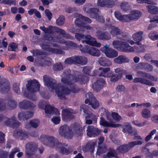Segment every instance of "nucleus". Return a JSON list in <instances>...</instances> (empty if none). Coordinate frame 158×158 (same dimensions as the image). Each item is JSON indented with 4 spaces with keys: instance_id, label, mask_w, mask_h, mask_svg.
<instances>
[{
    "instance_id": "obj_13",
    "label": "nucleus",
    "mask_w": 158,
    "mask_h": 158,
    "mask_svg": "<svg viewBox=\"0 0 158 158\" xmlns=\"http://www.w3.org/2000/svg\"><path fill=\"white\" fill-rule=\"evenodd\" d=\"M79 48L82 52L87 53L94 56H98L100 55V51L94 47L85 45L83 47L82 45H80Z\"/></svg>"
},
{
    "instance_id": "obj_8",
    "label": "nucleus",
    "mask_w": 158,
    "mask_h": 158,
    "mask_svg": "<svg viewBox=\"0 0 158 158\" xmlns=\"http://www.w3.org/2000/svg\"><path fill=\"white\" fill-rule=\"evenodd\" d=\"M40 86L38 83L35 80L29 82L27 85V88L29 92V95L28 96L30 99L33 101H35L37 99V97L34 95L31 96V94L39 90Z\"/></svg>"
},
{
    "instance_id": "obj_61",
    "label": "nucleus",
    "mask_w": 158,
    "mask_h": 158,
    "mask_svg": "<svg viewBox=\"0 0 158 158\" xmlns=\"http://www.w3.org/2000/svg\"><path fill=\"white\" fill-rule=\"evenodd\" d=\"M91 68L90 67L87 66L84 67L83 69V72L85 74H88L90 72Z\"/></svg>"
},
{
    "instance_id": "obj_51",
    "label": "nucleus",
    "mask_w": 158,
    "mask_h": 158,
    "mask_svg": "<svg viewBox=\"0 0 158 158\" xmlns=\"http://www.w3.org/2000/svg\"><path fill=\"white\" fill-rule=\"evenodd\" d=\"M16 2V0H3L2 1V3L10 5L15 4Z\"/></svg>"
},
{
    "instance_id": "obj_2",
    "label": "nucleus",
    "mask_w": 158,
    "mask_h": 158,
    "mask_svg": "<svg viewBox=\"0 0 158 158\" xmlns=\"http://www.w3.org/2000/svg\"><path fill=\"white\" fill-rule=\"evenodd\" d=\"M101 112H103V114L106 115L107 120L109 121L108 122L102 118H100V124L104 127H117L120 125L118 124H115V122H117L121 120V118L118 114L116 112L110 113L104 108H102L100 110Z\"/></svg>"
},
{
    "instance_id": "obj_54",
    "label": "nucleus",
    "mask_w": 158,
    "mask_h": 158,
    "mask_svg": "<svg viewBox=\"0 0 158 158\" xmlns=\"http://www.w3.org/2000/svg\"><path fill=\"white\" fill-rule=\"evenodd\" d=\"M19 151L20 149L19 148H14L12 150V152L10 153L9 156V158H13L14 154L17 152H19Z\"/></svg>"
},
{
    "instance_id": "obj_11",
    "label": "nucleus",
    "mask_w": 158,
    "mask_h": 158,
    "mask_svg": "<svg viewBox=\"0 0 158 158\" xmlns=\"http://www.w3.org/2000/svg\"><path fill=\"white\" fill-rule=\"evenodd\" d=\"M40 29L45 33L48 34L52 33L53 30H55L58 32L62 35L64 37L66 38H71V36L69 34H66L63 30L56 28L55 27L51 26H49L48 28H46L44 26H43L40 27Z\"/></svg>"
},
{
    "instance_id": "obj_20",
    "label": "nucleus",
    "mask_w": 158,
    "mask_h": 158,
    "mask_svg": "<svg viewBox=\"0 0 158 158\" xmlns=\"http://www.w3.org/2000/svg\"><path fill=\"white\" fill-rule=\"evenodd\" d=\"M105 84V81L102 78L98 79L97 81L93 85V87L94 90L98 92L103 87Z\"/></svg>"
},
{
    "instance_id": "obj_38",
    "label": "nucleus",
    "mask_w": 158,
    "mask_h": 158,
    "mask_svg": "<svg viewBox=\"0 0 158 158\" xmlns=\"http://www.w3.org/2000/svg\"><path fill=\"white\" fill-rule=\"evenodd\" d=\"M143 152L147 156H151L152 155L154 156H158V151H154L152 154L149 152V150L148 148H145L143 150Z\"/></svg>"
},
{
    "instance_id": "obj_6",
    "label": "nucleus",
    "mask_w": 158,
    "mask_h": 158,
    "mask_svg": "<svg viewBox=\"0 0 158 158\" xmlns=\"http://www.w3.org/2000/svg\"><path fill=\"white\" fill-rule=\"evenodd\" d=\"M76 39L79 41H81L83 43H85L87 44L97 47H100L101 44L98 43L96 39L89 35L85 36L83 34H76L75 35Z\"/></svg>"
},
{
    "instance_id": "obj_56",
    "label": "nucleus",
    "mask_w": 158,
    "mask_h": 158,
    "mask_svg": "<svg viewBox=\"0 0 158 158\" xmlns=\"http://www.w3.org/2000/svg\"><path fill=\"white\" fill-rule=\"evenodd\" d=\"M149 38L153 40H156L157 34L156 31H152L149 35Z\"/></svg>"
},
{
    "instance_id": "obj_48",
    "label": "nucleus",
    "mask_w": 158,
    "mask_h": 158,
    "mask_svg": "<svg viewBox=\"0 0 158 158\" xmlns=\"http://www.w3.org/2000/svg\"><path fill=\"white\" fill-rule=\"evenodd\" d=\"M64 22V18L63 16H60L56 20V23L59 25L61 26L63 25Z\"/></svg>"
},
{
    "instance_id": "obj_14",
    "label": "nucleus",
    "mask_w": 158,
    "mask_h": 158,
    "mask_svg": "<svg viewBox=\"0 0 158 158\" xmlns=\"http://www.w3.org/2000/svg\"><path fill=\"white\" fill-rule=\"evenodd\" d=\"M48 40L53 42L60 43L63 44V49L64 50H68L71 46H76V44L71 41H65L62 38H59L55 37H52L48 39Z\"/></svg>"
},
{
    "instance_id": "obj_36",
    "label": "nucleus",
    "mask_w": 158,
    "mask_h": 158,
    "mask_svg": "<svg viewBox=\"0 0 158 158\" xmlns=\"http://www.w3.org/2000/svg\"><path fill=\"white\" fill-rule=\"evenodd\" d=\"M123 131L130 134H131L132 132V127L131 124L126 123L123 126Z\"/></svg>"
},
{
    "instance_id": "obj_18",
    "label": "nucleus",
    "mask_w": 158,
    "mask_h": 158,
    "mask_svg": "<svg viewBox=\"0 0 158 158\" xmlns=\"http://www.w3.org/2000/svg\"><path fill=\"white\" fill-rule=\"evenodd\" d=\"M127 39H129L128 38H126L124 40L125 41L123 42L121 46L120 47V51L122 52H131L135 51L136 47L134 46L132 47L129 45L127 44V42L128 43L127 41Z\"/></svg>"
},
{
    "instance_id": "obj_37",
    "label": "nucleus",
    "mask_w": 158,
    "mask_h": 158,
    "mask_svg": "<svg viewBox=\"0 0 158 158\" xmlns=\"http://www.w3.org/2000/svg\"><path fill=\"white\" fill-rule=\"evenodd\" d=\"M17 122L15 120V118H13L10 119H7L5 122V123L6 125L10 126H15L17 124Z\"/></svg>"
},
{
    "instance_id": "obj_60",
    "label": "nucleus",
    "mask_w": 158,
    "mask_h": 158,
    "mask_svg": "<svg viewBox=\"0 0 158 158\" xmlns=\"http://www.w3.org/2000/svg\"><path fill=\"white\" fill-rule=\"evenodd\" d=\"M10 87L9 85H6L5 87L3 88L2 86L0 87V90L3 93L8 92L10 89Z\"/></svg>"
},
{
    "instance_id": "obj_40",
    "label": "nucleus",
    "mask_w": 158,
    "mask_h": 158,
    "mask_svg": "<svg viewBox=\"0 0 158 158\" xmlns=\"http://www.w3.org/2000/svg\"><path fill=\"white\" fill-rule=\"evenodd\" d=\"M115 72L118 75H120L121 78L123 75L126 73V70L121 68H117L114 70Z\"/></svg>"
},
{
    "instance_id": "obj_55",
    "label": "nucleus",
    "mask_w": 158,
    "mask_h": 158,
    "mask_svg": "<svg viewBox=\"0 0 158 158\" xmlns=\"http://www.w3.org/2000/svg\"><path fill=\"white\" fill-rule=\"evenodd\" d=\"M81 109H82L85 113L87 114H89V113L88 112H90V111L89 110L88 106L87 105H82L81 106Z\"/></svg>"
},
{
    "instance_id": "obj_62",
    "label": "nucleus",
    "mask_w": 158,
    "mask_h": 158,
    "mask_svg": "<svg viewBox=\"0 0 158 158\" xmlns=\"http://www.w3.org/2000/svg\"><path fill=\"white\" fill-rule=\"evenodd\" d=\"M25 119H28L30 118L33 115V113L32 111H28L25 113Z\"/></svg>"
},
{
    "instance_id": "obj_5",
    "label": "nucleus",
    "mask_w": 158,
    "mask_h": 158,
    "mask_svg": "<svg viewBox=\"0 0 158 158\" xmlns=\"http://www.w3.org/2000/svg\"><path fill=\"white\" fill-rule=\"evenodd\" d=\"M40 140L44 144L48 146L52 147L54 146L60 147V151L62 153H68L66 149L63 147L62 144L59 143L57 139H55L53 137L43 135L40 137Z\"/></svg>"
},
{
    "instance_id": "obj_64",
    "label": "nucleus",
    "mask_w": 158,
    "mask_h": 158,
    "mask_svg": "<svg viewBox=\"0 0 158 158\" xmlns=\"http://www.w3.org/2000/svg\"><path fill=\"white\" fill-rule=\"evenodd\" d=\"M151 120L154 123H158V115H153L151 118Z\"/></svg>"
},
{
    "instance_id": "obj_15",
    "label": "nucleus",
    "mask_w": 158,
    "mask_h": 158,
    "mask_svg": "<svg viewBox=\"0 0 158 158\" xmlns=\"http://www.w3.org/2000/svg\"><path fill=\"white\" fill-rule=\"evenodd\" d=\"M101 50L108 58H113L117 56L118 55V52L110 48L109 45L104 46L103 47L101 48Z\"/></svg>"
},
{
    "instance_id": "obj_50",
    "label": "nucleus",
    "mask_w": 158,
    "mask_h": 158,
    "mask_svg": "<svg viewBox=\"0 0 158 158\" xmlns=\"http://www.w3.org/2000/svg\"><path fill=\"white\" fill-rule=\"evenodd\" d=\"M125 89V87L123 85H118L116 88V90L117 92L120 93H123L124 92Z\"/></svg>"
},
{
    "instance_id": "obj_52",
    "label": "nucleus",
    "mask_w": 158,
    "mask_h": 158,
    "mask_svg": "<svg viewBox=\"0 0 158 158\" xmlns=\"http://www.w3.org/2000/svg\"><path fill=\"white\" fill-rule=\"evenodd\" d=\"M53 69L56 71H59L63 69V66L61 63H58L53 65Z\"/></svg>"
},
{
    "instance_id": "obj_45",
    "label": "nucleus",
    "mask_w": 158,
    "mask_h": 158,
    "mask_svg": "<svg viewBox=\"0 0 158 158\" xmlns=\"http://www.w3.org/2000/svg\"><path fill=\"white\" fill-rule=\"evenodd\" d=\"M17 45L16 43L14 42H12L9 44L8 49L10 51H15L17 48Z\"/></svg>"
},
{
    "instance_id": "obj_34",
    "label": "nucleus",
    "mask_w": 158,
    "mask_h": 158,
    "mask_svg": "<svg viewBox=\"0 0 158 158\" xmlns=\"http://www.w3.org/2000/svg\"><path fill=\"white\" fill-rule=\"evenodd\" d=\"M146 7L149 13L153 14L158 13V7L154 6L148 5Z\"/></svg>"
},
{
    "instance_id": "obj_17",
    "label": "nucleus",
    "mask_w": 158,
    "mask_h": 158,
    "mask_svg": "<svg viewBox=\"0 0 158 158\" xmlns=\"http://www.w3.org/2000/svg\"><path fill=\"white\" fill-rule=\"evenodd\" d=\"M86 96L87 98L85 101V103L91 105L94 109H96L98 106V102L96 101L91 93L87 94Z\"/></svg>"
},
{
    "instance_id": "obj_53",
    "label": "nucleus",
    "mask_w": 158,
    "mask_h": 158,
    "mask_svg": "<svg viewBox=\"0 0 158 158\" xmlns=\"http://www.w3.org/2000/svg\"><path fill=\"white\" fill-rule=\"evenodd\" d=\"M121 78L120 75H118L117 74L113 75L110 78V81L112 82H115Z\"/></svg>"
},
{
    "instance_id": "obj_57",
    "label": "nucleus",
    "mask_w": 158,
    "mask_h": 158,
    "mask_svg": "<svg viewBox=\"0 0 158 158\" xmlns=\"http://www.w3.org/2000/svg\"><path fill=\"white\" fill-rule=\"evenodd\" d=\"M137 2L138 3L143 4L147 3L148 4H153V1L152 0H136Z\"/></svg>"
},
{
    "instance_id": "obj_47",
    "label": "nucleus",
    "mask_w": 158,
    "mask_h": 158,
    "mask_svg": "<svg viewBox=\"0 0 158 158\" xmlns=\"http://www.w3.org/2000/svg\"><path fill=\"white\" fill-rule=\"evenodd\" d=\"M40 124V121L37 119H33L30 122V124L32 127L34 128L37 127Z\"/></svg>"
},
{
    "instance_id": "obj_35",
    "label": "nucleus",
    "mask_w": 158,
    "mask_h": 158,
    "mask_svg": "<svg viewBox=\"0 0 158 158\" xmlns=\"http://www.w3.org/2000/svg\"><path fill=\"white\" fill-rule=\"evenodd\" d=\"M76 64H85L87 62V59L85 57L77 56H76Z\"/></svg>"
},
{
    "instance_id": "obj_33",
    "label": "nucleus",
    "mask_w": 158,
    "mask_h": 158,
    "mask_svg": "<svg viewBox=\"0 0 158 158\" xmlns=\"http://www.w3.org/2000/svg\"><path fill=\"white\" fill-rule=\"evenodd\" d=\"M141 114L142 117L146 119L149 118L151 116V111L148 109H144L142 110Z\"/></svg>"
},
{
    "instance_id": "obj_28",
    "label": "nucleus",
    "mask_w": 158,
    "mask_h": 158,
    "mask_svg": "<svg viewBox=\"0 0 158 158\" xmlns=\"http://www.w3.org/2000/svg\"><path fill=\"white\" fill-rule=\"evenodd\" d=\"M137 75L138 76L145 77L153 81H156L157 80V79L156 77H154L151 75L149 74L144 73L142 71H139L138 72Z\"/></svg>"
},
{
    "instance_id": "obj_16",
    "label": "nucleus",
    "mask_w": 158,
    "mask_h": 158,
    "mask_svg": "<svg viewBox=\"0 0 158 158\" xmlns=\"http://www.w3.org/2000/svg\"><path fill=\"white\" fill-rule=\"evenodd\" d=\"M143 32L140 31L133 34L132 35L133 39L135 41H137L136 42H135L130 39H127V41L131 45L135 44H136L138 45H141V43L140 42L143 40Z\"/></svg>"
},
{
    "instance_id": "obj_10",
    "label": "nucleus",
    "mask_w": 158,
    "mask_h": 158,
    "mask_svg": "<svg viewBox=\"0 0 158 158\" xmlns=\"http://www.w3.org/2000/svg\"><path fill=\"white\" fill-rule=\"evenodd\" d=\"M84 10L87 13L91 14V17L95 18L98 21L103 22L104 20L102 17L99 15L98 10L96 8H92L90 5H86L84 7Z\"/></svg>"
},
{
    "instance_id": "obj_29",
    "label": "nucleus",
    "mask_w": 158,
    "mask_h": 158,
    "mask_svg": "<svg viewBox=\"0 0 158 158\" xmlns=\"http://www.w3.org/2000/svg\"><path fill=\"white\" fill-rule=\"evenodd\" d=\"M41 47L43 49L47 50L49 52H51L53 53L57 54L62 53V52L61 51L58 50L56 48H50L48 45H45V44H44L42 45Z\"/></svg>"
},
{
    "instance_id": "obj_24",
    "label": "nucleus",
    "mask_w": 158,
    "mask_h": 158,
    "mask_svg": "<svg viewBox=\"0 0 158 158\" xmlns=\"http://www.w3.org/2000/svg\"><path fill=\"white\" fill-rule=\"evenodd\" d=\"M19 106L20 108L27 109L28 108H34L35 105L30 101L24 100L19 103Z\"/></svg>"
},
{
    "instance_id": "obj_58",
    "label": "nucleus",
    "mask_w": 158,
    "mask_h": 158,
    "mask_svg": "<svg viewBox=\"0 0 158 158\" xmlns=\"http://www.w3.org/2000/svg\"><path fill=\"white\" fill-rule=\"evenodd\" d=\"M60 121V119L59 117H54L52 119V122L55 124H58Z\"/></svg>"
},
{
    "instance_id": "obj_12",
    "label": "nucleus",
    "mask_w": 158,
    "mask_h": 158,
    "mask_svg": "<svg viewBox=\"0 0 158 158\" xmlns=\"http://www.w3.org/2000/svg\"><path fill=\"white\" fill-rule=\"evenodd\" d=\"M107 26L110 33L112 36L121 39L125 36V33L117 27L111 26L110 24H108Z\"/></svg>"
},
{
    "instance_id": "obj_3",
    "label": "nucleus",
    "mask_w": 158,
    "mask_h": 158,
    "mask_svg": "<svg viewBox=\"0 0 158 158\" xmlns=\"http://www.w3.org/2000/svg\"><path fill=\"white\" fill-rule=\"evenodd\" d=\"M83 130L80 125L77 123L72 124L71 126V129L66 125L60 127L59 129V134L62 136L70 139L75 134L78 136L81 135Z\"/></svg>"
},
{
    "instance_id": "obj_30",
    "label": "nucleus",
    "mask_w": 158,
    "mask_h": 158,
    "mask_svg": "<svg viewBox=\"0 0 158 158\" xmlns=\"http://www.w3.org/2000/svg\"><path fill=\"white\" fill-rule=\"evenodd\" d=\"M133 81L135 83H140L148 85H152V84L149 81L143 78L137 77L135 78Z\"/></svg>"
},
{
    "instance_id": "obj_25",
    "label": "nucleus",
    "mask_w": 158,
    "mask_h": 158,
    "mask_svg": "<svg viewBox=\"0 0 158 158\" xmlns=\"http://www.w3.org/2000/svg\"><path fill=\"white\" fill-rule=\"evenodd\" d=\"M14 135L16 137L22 139L28 137V135L25 132L19 130H16L14 132Z\"/></svg>"
},
{
    "instance_id": "obj_26",
    "label": "nucleus",
    "mask_w": 158,
    "mask_h": 158,
    "mask_svg": "<svg viewBox=\"0 0 158 158\" xmlns=\"http://www.w3.org/2000/svg\"><path fill=\"white\" fill-rule=\"evenodd\" d=\"M110 70L109 68H102L99 69V72L100 73L99 76L106 77H109L111 76V73H108Z\"/></svg>"
},
{
    "instance_id": "obj_23",
    "label": "nucleus",
    "mask_w": 158,
    "mask_h": 158,
    "mask_svg": "<svg viewBox=\"0 0 158 158\" xmlns=\"http://www.w3.org/2000/svg\"><path fill=\"white\" fill-rule=\"evenodd\" d=\"M96 35L97 38L100 40H107L110 39V35L107 32L102 33L100 31H98L96 32Z\"/></svg>"
},
{
    "instance_id": "obj_22",
    "label": "nucleus",
    "mask_w": 158,
    "mask_h": 158,
    "mask_svg": "<svg viewBox=\"0 0 158 158\" xmlns=\"http://www.w3.org/2000/svg\"><path fill=\"white\" fill-rule=\"evenodd\" d=\"M69 109H64L62 111V118L63 120L68 121L73 118V116Z\"/></svg>"
},
{
    "instance_id": "obj_59",
    "label": "nucleus",
    "mask_w": 158,
    "mask_h": 158,
    "mask_svg": "<svg viewBox=\"0 0 158 158\" xmlns=\"http://www.w3.org/2000/svg\"><path fill=\"white\" fill-rule=\"evenodd\" d=\"M31 52L33 54V55L35 56L42 55L43 54L42 52L37 49L33 50Z\"/></svg>"
},
{
    "instance_id": "obj_4",
    "label": "nucleus",
    "mask_w": 158,
    "mask_h": 158,
    "mask_svg": "<svg viewBox=\"0 0 158 158\" xmlns=\"http://www.w3.org/2000/svg\"><path fill=\"white\" fill-rule=\"evenodd\" d=\"M115 17L119 20L123 22H129L131 20H137L141 16V13L139 10L132 11L130 14L122 15L118 11L114 12Z\"/></svg>"
},
{
    "instance_id": "obj_39",
    "label": "nucleus",
    "mask_w": 158,
    "mask_h": 158,
    "mask_svg": "<svg viewBox=\"0 0 158 158\" xmlns=\"http://www.w3.org/2000/svg\"><path fill=\"white\" fill-rule=\"evenodd\" d=\"M139 65L141 68L144 69L148 71H152L153 69L152 66L147 63H140L139 64Z\"/></svg>"
},
{
    "instance_id": "obj_43",
    "label": "nucleus",
    "mask_w": 158,
    "mask_h": 158,
    "mask_svg": "<svg viewBox=\"0 0 158 158\" xmlns=\"http://www.w3.org/2000/svg\"><path fill=\"white\" fill-rule=\"evenodd\" d=\"M127 145L121 146L118 148L116 150L117 153H124L128 150L127 148Z\"/></svg>"
},
{
    "instance_id": "obj_7",
    "label": "nucleus",
    "mask_w": 158,
    "mask_h": 158,
    "mask_svg": "<svg viewBox=\"0 0 158 158\" xmlns=\"http://www.w3.org/2000/svg\"><path fill=\"white\" fill-rule=\"evenodd\" d=\"M77 16L78 17L75 21V24L81 29V31H84L82 30V29H86L88 30H90L92 29V27L89 25L84 23L86 22L88 23H90L91 20L89 18L83 16L81 15L77 14Z\"/></svg>"
},
{
    "instance_id": "obj_27",
    "label": "nucleus",
    "mask_w": 158,
    "mask_h": 158,
    "mask_svg": "<svg viewBox=\"0 0 158 158\" xmlns=\"http://www.w3.org/2000/svg\"><path fill=\"white\" fill-rule=\"evenodd\" d=\"M114 61L117 63L121 64L125 62H128L129 59L123 55H120L114 60Z\"/></svg>"
},
{
    "instance_id": "obj_9",
    "label": "nucleus",
    "mask_w": 158,
    "mask_h": 158,
    "mask_svg": "<svg viewBox=\"0 0 158 158\" xmlns=\"http://www.w3.org/2000/svg\"><path fill=\"white\" fill-rule=\"evenodd\" d=\"M38 106L40 108L44 109L46 114L52 115L60 114V113L57 109L51 106L48 102L44 100L40 101Z\"/></svg>"
},
{
    "instance_id": "obj_32",
    "label": "nucleus",
    "mask_w": 158,
    "mask_h": 158,
    "mask_svg": "<svg viewBox=\"0 0 158 158\" xmlns=\"http://www.w3.org/2000/svg\"><path fill=\"white\" fill-rule=\"evenodd\" d=\"M143 143L142 140H137L130 142L128 145H127V148L128 150L133 147L135 146L141 145Z\"/></svg>"
},
{
    "instance_id": "obj_49",
    "label": "nucleus",
    "mask_w": 158,
    "mask_h": 158,
    "mask_svg": "<svg viewBox=\"0 0 158 158\" xmlns=\"http://www.w3.org/2000/svg\"><path fill=\"white\" fill-rule=\"evenodd\" d=\"M132 123L135 126L139 127H143L146 125L145 122H140L136 120L133 121Z\"/></svg>"
},
{
    "instance_id": "obj_42",
    "label": "nucleus",
    "mask_w": 158,
    "mask_h": 158,
    "mask_svg": "<svg viewBox=\"0 0 158 158\" xmlns=\"http://www.w3.org/2000/svg\"><path fill=\"white\" fill-rule=\"evenodd\" d=\"M121 9L124 11H127L130 9V6L127 2H123L120 5Z\"/></svg>"
},
{
    "instance_id": "obj_46",
    "label": "nucleus",
    "mask_w": 158,
    "mask_h": 158,
    "mask_svg": "<svg viewBox=\"0 0 158 158\" xmlns=\"http://www.w3.org/2000/svg\"><path fill=\"white\" fill-rule=\"evenodd\" d=\"M122 42L119 41H114L113 42L112 45L114 48L120 50V47Z\"/></svg>"
},
{
    "instance_id": "obj_1",
    "label": "nucleus",
    "mask_w": 158,
    "mask_h": 158,
    "mask_svg": "<svg viewBox=\"0 0 158 158\" xmlns=\"http://www.w3.org/2000/svg\"><path fill=\"white\" fill-rule=\"evenodd\" d=\"M67 78H62L61 79L62 83L65 85L64 87H60V85L55 84V80L52 79L50 77L45 75L44 77V80L47 85L51 91L54 90L58 96L60 98L63 97V95L69 93L71 91L73 93L77 92L76 87L73 85L70 84L69 79L76 82L79 81L81 84L85 83L88 81V78L85 76L79 75L78 79H75L70 75H67Z\"/></svg>"
},
{
    "instance_id": "obj_63",
    "label": "nucleus",
    "mask_w": 158,
    "mask_h": 158,
    "mask_svg": "<svg viewBox=\"0 0 158 158\" xmlns=\"http://www.w3.org/2000/svg\"><path fill=\"white\" fill-rule=\"evenodd\" d=\"M113 157H116V156L114 153V151H112L108 153L107 156L104 158H110Z\"/></svg>"
},
{
    "instance_id": "obj_41",
    "label": "nucleus",
    "mask_w": 158,
    "mask_h": 158,
    "mask_svg": "<svg viewBox=\"0 0 158 158\" xmlns=\"http://www.w3.org/2000/svg\"><path fill=\"white\" fill-rule=\"evenodd\" d=\"M96 142H90L86 145L85 148H87V150L93 152L94 148V146L96 144Z\"/></svg>"
},
{
    "instance_id": "obj_44",
    "label": "nucleus",
    "mask_w": 158,
    "mask_h": 158,
    "mask_svg": "<svg viewBox=\"0 0 158 158\" xmlns=\"http://www.w3.org/2000/svg\"><path fill=\"white\" fill-rule=\"evenodd\" d=\"M76 56L72 57L67 59L65 60V63L67 64H76Z\"/></svg>"
},
{
    "instance_id": "obj_31",
    "label": "nucleus",
    "mask_w": 158,
    "mask_h": 158,
    "mask_svg": "<svg viewBox=\"0 0 158 158\" xmlns=\"http://www.w3.org/2000/svg\"><path fill=\"white\" fill-rule=\"evenodd\" d=\"M98 62L102 66H110L112 64L111 62L104 57H101L98 60Z\"/></svg>"
},
{
    "instance_id": "obj_19",
    "label": "nucleus",
    "mask_w": 158,
    "mask_h": 158,
    "mask_svg": "<svg viewBox=\"0 0 158 158\" xmlns=\"http://www.w3.org/2000/svg\"><path fill=\"white\" fill-rule=\"evenodd\" d=\"M117 0H98V5L100 6H106L111 7L114 4L115 2Z\"/></svg>"
},
{
    "instance_id": "obj_21",
    "label": "nucleus",
    "mask_w": 158,
    "mask_h": 158,
    "mask_svg": "<svg viewBox=\"0 0 158 158\" xmlns=\"http://www.w3.org/2000/svg\"><path fill=\"white\" fill-rule=\"evenodd\" d=\"M87 131V135L90 137L97 136L100 133L99 130L94 128L92 126H89Z\"/></svg>"
}]
</instances>
